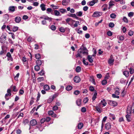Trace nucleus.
<instances>
[{"mask_svg":"<svg viewBox=\"0 0 134 134\" xmlns=\"http://www.w3.org/2000/svg\"><path fill=\"white\" fill-rule=\"evenodd\" d=\"M60 12L62 13H63L66 12V10L65 9H61L59 10Z\"/></svg>","mask_w":134,"mask_h":134,"instance_id":"nucleus-45","label":"nucleus"},{"mask_svg":"<svg viewBox=\"0 0 134 134\" xmlns=\"http://www.w3.org/2000/svg\"><path fill=\"white\" fill-rule=\"evenodd\" d=\"M43 88L46 91L50 89L49 86L47 85L44 86Z\"/></svg>","mask_w":134,"mask_h":134,"instance_id":"nucleus-27","label":"nucleus"},{"mask_svg":"<svg viewBox=\"0 0 134 134\" xmlns=\"http://www.w3.org/2000/svg\"><path fill=\"white\" fill-rule=\"evenodd\" d=\"M89 89L91 91H93L94 90V88L92 86H90V87Z\"/></svg>","mask_w":134,"mask_h":134,"instance_id":"nucleus-62","label":"nucleus"},{"mask_svg":"<svg viewBox=\"0 0 134 134\" xmlns=\"http://www.w3.org/2000/svg\"><path fill=\"white\" fill-rule=\"evenodd\" d=\"M11 90L9 89H8L7 90V93H6L5 96V98L6 100H8L9 99V98L8 97L10 96L11 95Z\"/></svg>","mask_w":134,"mask_h":134,"instance_id":"nucleus-2","label":"nucleus"},{"mask_svg":"<svg viewBox=\"0 0 134 134\" xmlns=\"http://www.w3.org/2000/svg\"><path fill=\"white\" fill-rule=\"evenodd\" d=\"M115 2L113 1H111L109 3V7L108 9H109L112 8L113 6L114 5Z\"/></svg>","mask_w":134,"mask_h":134,"instance_id":"nucleus-8","label":"nucleus"},{"mask_svg":"<svg viewBox=\"0 0 134 134\" xmlns=\"http://www.w3.org/2000/svg\"><path fill=\"white\" fill-rule=\"evenodd\" d=\"M45 7V5L44 4H42L41 5L40 7L42 11H44L46 10V9Z\"/></svg>","mask_w":134,"mask_h":134,"instance_id":"nucleus-26","label":"nucleus"},{"mask_svg":"<svg viewBox=\"0 0 134 134\" xmlns=\"http://www.w3.org/2000/svg\"><path fill=\"white\" fill-rule=\"evenodd\" d=\"M114 61V59H113V57L112 55H111L110 58L108 61V63L110 65H113Z\"/></svg>","mask_w":134,"mask_h":134,"instance_id":"nucleus-7","label":"nucleus"},{"mask_svg":"<svg viewBox=\"0 0 134 134\" xmlns=\"http://www.w3.org/2000/svg\"><path fill=\"white\" fill-rule=\"evenodd\" d=\"M19 73H18L16 74V76L14 77V78L15 80H18V78L19 77Z\"/></svg>","mask_w":134,"mask_h":134,"instance_id":"nucleus-51","label":"nucleus"},{"mask_svg":"<svg viewBox=\"0 0 134 134\" xmlns=\"http://www.w3.org/2000/svg\"><path fill=\"white\" fill-rule=\"evenodd\" d=\"M40 19H44L45 20H47L49 22L51 21L52 20V18H51L45 15H43L40 18Z\"/></svg>","mask_w":134,"mask_h":134,"instance_id":"nucleus-1","label":"nucleus"},{"mask_svg":"<svg viewBox=\"0 0 134 134\" xmlns=\"http://www.w3.org/2000/svg\"><path fill=\"white\" fill-rule=\"evenodd\" d=\"M82 54H88V51L86 48L84 47L83 49Z\"/></svg>","mask_w":134,"mask_h":134,"instance_id":"nucleus-20","label":"nucleus"},{"mask_svg":"<svg viewBox=\"0 0 134 134\" xmlns=\"http://www.w3.org/2000/svg\"><path fill=\"white\" fill-rule=\"evenodd\" d=\"M118 38L120 40H123L124 39V37L123 36H120L118 37Z\"/></svg>","mask_w":134,"mask_h":134,"instance_id":"nucleus-60","label":"nucleus"},{"mask_svg":"<svg viewBox=\"0 0 134 134\" xmlns=\"http://www.w3.org/2000/svg\"><path fill=\"white\" fill-rule=\"evenodd\" d=\"M29 122V121L27 119H25L23 121V123L25 125L26 124H27Z\"/></svg>","mask_w":134,"mask_h":134,"instance_id":"nucleus-50","label":"nucleus"},{"mask_svg":"<svg viewBox=\"0 0 134 134\" xmlns=\"http://www.w3.org/2000/svg\"><path fill=\"white\" fill-rule=\"evenodd\" d=\"M133 13L132 12H130L128 14V15L129 17H132L133 16Z\"/></svg>","mask_w":134,"mask_h":134,"instance_id":"nucleus-56","label":"nucleus"},{"mask_svg":"<svg viewBox=\"0 0 134 134\" xmlns=\"http://www.w3.org/2000/svg\"><path fill=\"white\" fill-rule=\"evenodd\" d=\"M37 80L39 82H40L44 80V78L43 77H40L38 78L37 79Z\"/></svg>","mask_w":134,"mask_h":134,"instance_id":"nucleus-43","label":"nucleus"},{"mask_svg":"<svg viewBox=\"0 0 134 134\" xmlns=\"http://www.w3.org/2000/svg\"><path fill=\"white\" fill-rule=\"evenodd\" d=\"M108 103L110 105L113 106H115L117 105V103L115 101L109 100L108 101Z\"/></svg>","mask_w":134,"mask_h":134,"instance_id":"nucleus-5","label":"nucleus"},{"mask_svg":"<svg viewBox=\"0 0 134 134\" xmlns=\"http://www.w3.org/2000/svg\"><path fill=\"white\" fill-rule=\"evenodd\" d=\"M80 93V91L78 90L75 91L74 92V94L76 95H78Z\"/></svg>","mask_w":134,"mask_h":134,"instance_id":"nucleus-55","label":"nucleus"},{"mask_svg":"<svg viewBox=\"0 0 134 134\" xmlns=\"http://www.w3.org/2000/svg\"><path fill=\"white\" fill-rule=\"evenodd\" d=\"M116 15L114 13H112L110 15V18L112 19H115L116 17Z\"/></svg>","mask_w":134,"mask_h":134,"instance_id":"nucleus-34","label":"nucleus"},{"mask_svg":"<svg viewBox=\"0 0 134 134\" xmlns=\"http://www.w3.org/2000/svg\"><path fill=\"white\" fill-rule=\"evenodd\" d=\"M100 107L98 105L96 106L95 107V108L97 111L99 113H100L102 112V109L99 108Z\"/></svg>","mask_w":134,"mask_h":134,"instance_id":"nucleus-23","label":"nucleus"},{"mask_svg":"<svg viewBox=\"0 0 134 134\" xmlns=\"http://www.w3.org/2000/svg\"><path fill=\"white\" fill-rule=\"evenodd\" d=\"M66 21L69 24H70V23L73 24L75 22V21L69 18H67L66 20Z\"/></svg>","mask_w":134,"mask_h":134,"instance_id":"nucleus-11","label":"nucleus"},{"mask_svg":"<svg viewBox=\"0 0 134 134\" xmlns=\"http://www.w3.org/2000/svg\"><path fill=\"white\" fill-rule=\"evenodd\" d=\"M37 123V122L36 120L33 119L31 120L30 122V125L32 126L35 125Z\"/></svg>","mask_w":134,"mask_h":134,"instance_id":"nucleus-12","label":"nucleus"},{"mask_svg":"<svg viewBox=\"0 0 134 134\" xmlns=\"http://www.w3.org/2000/svg\"><path fill=\"white\" fill-rule=\"evenodd\" d=\"M34 69L36 71H38L40 69V67L39 66L37 65L35 66Z\"/></svg>","mask_w":134,"mask_h":134,"instance_id":"nucleus-37","label":"nucleus"},{"mask_svg":"<svg viewBox=\"0 0 134 134\" xmlns=\"http://www.w3.org/2000/svg\"><path fill=\"white\" fill-rule=\"evenodd\" d=\"M90 80L91 81L94 85H95V80L93 76H91L90 77Z\"/></svg>","mask_w":134,"mask_h":134,"instance_id":"nucleus-22","label":"nucleus"},{"mask_svg":"<svg viewBox=\"0 0 134 134\" xmlns=\"http://www.w3.org/2000/svg\"><path fill=\"white\" fill-rule=\"evenodd\" d=\"M18 27L17 26H14L12 29L13 31L15 32L16 31L18 30Z\"/></svg>","mask_w":134,"mask_h":134,"instance_id":"nucleus-39","label":"nucleus"},{"mask_svg":"<svg viewBox=\"0 0 134 134\" xmlns=\"http://www.w3.org/2000/svg\"><path fill=\"white\" fill-rule=\"evenodd\" d=\"M72 88V87L70 86L69 85L66 87V89L67 91H69L71 90Z\"/></svg>","mask_w":134,"mask_h":134,"instance_id":"nucleus-35","label":"nucleus"},{"mask_svg":"<svg viewBox=\"0 0 134 134\" xmlns=\"http://www.w3.org/2000/svg\"><path fill=\"white\" fill-rule=\"evenodd\" d=\"M107 103L105 100L104 99H103L102 100L100 103L98 104V106L99 107H100L101 105H103V107L107 105Z\"/></svg>","mask_w":134,"mask_h":134,"instance_id":"nucleus-6","label":"nucleus"},{"mask_svg":"<svg viewBox=\"0 0 134 134\" xmlns=\"http://www.w3.org/2000/svg\"><path fill=\"white\" fill-rule=\"evenodd\" d=\"M54 14L55 16H60V13L57 10H55L54 11Z\"/></svg>","mask_w":134,"mask_h":134,"instance_id":"nucleus-29","label":"nucleus"},{"mask_svg":"<svg viewBox=\"0 0 134 134\" xmlns=\"http://www.w3.org/2000/svg\"><path fill=\"white\" fill-rule=\"evenodd\" d=\"M6 36L4 35H2L0 38V42L1 43H4L5 42L6 40Z\"/></svg>","mask_w":134,"mask_h":134,"instance_id":"nucleus-4","label":"nucleus"},{"mask_svg":"<svg viewBox=\"0 0 134 134\" xmlns=\"http://www.w3.org/2000/svg\"><path fill=\"white\" fill-rule=\"evenodd\" d=\"M70 16L75 18L76 19H77L78 18L76 16L75 14H71Z\"/></svg>","mask_w":134,"mask_h":134,"instance_id":"nucleus-42","label":"nucleus"},{"mask_svg":"<svg viewBox=\"0 0 134 134\" xmlns=\"http://www.w3.org/2000/svg\"><path fill=\"white\" fill-rule=\"evenodd\" d=\"M130 74H133L134 72L133 69L132 68H130Z\"/></svg>","mask_w":134,"mask_h":134,"instance_id":"nucleus-63","label":"nucleus"},{"mask_svg":"<svg viewBox=\"0 0 134 134\" xmlns=\"http://www.w3.org/2000/svg\"><path fill=\"white\" fill-rule=\"evenodd\" d=\"M35 57L37 59H39L41 58V55L40 54H35Z\"/></svg>","mask_w":134,"mask_h":134,"instance_id":"nucleus-36","label":"nucleus"},{"mask_svg":"<svg viewBox=\"0 0 134 134\" xmlns=\"http://www.w3.org/2000/svg\"><path fill=\"white\" fill-rule=\"evenodd\" d=\"M128 34L129 36H131L133 35V32L131 31H130L129 32Z\"/></svg>","mask_w":134,"mask_h":134,"instance_id":"nucleus-58","label":"nucleus"},{"mask_svg":"<svg viewBox=\"0 0 134 134\" xmlns=\"http://www.w3.org/2000/svg\"><path fill=\"white\" fill-rule=\"evenodd\" d=\"M16 7L14 6H11L9 7L8 10L10 12H14L15 11V8Z\"/></svg>","mask_w":134,"mask_h":134,"instance_id":"nucleus-18","label":"nucleus"},{"mask_svg":"<svg viewBox=\"0 0 134 134\" xmlns=\"http://www.w3.org/2000/svg\"><path fill=\"white\" fill-rule=\"evenodd\" d=\"M107 34L108 36H111L113 35L112 32L110 31H108Z\"/></svg>","mask_w":134,"mask_h":134,"instance_id":"nucleus-49","label":"nucleus"},{"mask_svg":"<svg viewBox=\"0 0 134 134\" xmlns=\"http://www.w3.org/2000/svg\"><path fill=\"white\" fill-rule=\"evenodd\" d=\"M36 62L37 65L38 66L41 65L42 63V61L41 60H37L36 61Z\"/></svg>","mask_w":134,"mask_h":134,"instance_id":"nucleus-30","label":"nucleus"},{"mask_svg":"<svg viewBox=\"0 0 134 134\" xmlns=\"http://www.w3.org/2000/svg\"><path fill=\"white\" fill-rule=\"evenodd\" d=\"M46 121V119L42 118L40 120V123L42 124L44 123Z\"/></svg>","mask_w":134,"mask_h":134,"instance_id":"nucleus-53","label":"nucleus"},{"mask_svg":"<svg viewBox=\"0 0 134 134\" xmlns=\"http://www.w3.org/2000/svg\"><path fill=\"white\" fill-rule=\"evenodd\" d=\"M75 23L74 24V26L75 27H76L77 26L78 24L79 23V22L78 21H75Z\"/></svg>","mask_w":134,"mask_h":134,"instance_id":"nucleus-46","label":"nucleus"},{"mask_svg":"<svg viewBox=\"0 0 134 134\" xmlns=\"http://www.w3.org/2000/svg\"><path fill=\"white\" fill-rule=\"evenodd\" d=\"M74 81L76 83H78L80 81V79L79 77L78 76H75L74 78Z\"/></svg>","mask_w":134,"mask_h":134,"instance_id":"nucleus-13","label":"nucleus"},{"mask_svg":"<svg viewBox=\"0 0 134 134\" xmlns=\"http://www.w3.org/2000/svg\"><path fill=\"white\" fill-rule=\"evenodd\" d=\"M123 74L125 75L126 77H127L129 76V72L126 71H124L123 72Z\"/></svg>","mask_w":134,"mask_h":134,"instance_id":"nucleus-28","label":"nucleus"},{"mask_svg":"<svg viewBox=\"0 0 134 134\" xmlns=\"http://www.w3.org/2000/svg\"><path fill=\"white\" fill-rule=\"evenodd\" d=\"M92 55H88L87 59L90 62L92 63L93 62V58H92Z\"/></svg>","mask_w":134,"mask_h":134,"instance_id":"nucleus-14","label":"nucleus"},{"mask_svg":"<svg viewBox=\"0 0 134 134\" xmlns=\"http://www.w3.org/2000/svg\"><path fill=\"white\" fill-rule=\"evenodd\" d=\"M123 20L124 22L126 23H127L128 22V20L125 17H124L123 18Z\"/></svg>","mask_w":134,"mask_h":134,"instance_id":"nucleus-64","label":"nucleus"},{"mask_svg":"<svg viewBox=\"0 0 134 134\" xmlns=\"http://www.w3.org/2000/svg\"><path fill=\"white\" fill-rule=\"evenodd\" d=\"M107 83V81L105 80H103L102 82V84L103 85H105Z\"/></svg>","mask_w":134,"mask_h":134,"instance_id":"nucleus-59","label":"nucleus"},{"mask_svg":"<svg viewBox=\"0 0 134 134\" xmlns=\"http://www.w3.org/2000/svg\"><path fill=\"white\" fill-rule=\"evenodd\" d=\"M81 100L80 99H78L76 101V103L78 106H80L81 104Z\"/></svg>","mask_w":134,"mask_h":134,"instance_id":"nucleus-32","label":"nucleus"},{"mask_svg":"<svg viewBox=\"0 0 134 134\" xmlns=\"http://www.w3.org/2000/svg\"><path fill=\"white\" fill-rule=\"evenodd\" d=\"M132 108L131 106H128L127 108V114H130L131 113V112L132 110Z\"/></svg>","mask_w":134,"mask_h":134,"instance_id":"nucleus-16","label":"nucleus"},{"mask_svg":"<svg viewBox=\"0 0 134 134\" xmlns=\"http://www.w3.org/2000/svg\"><path fill=\"white\" fill-rule=\"evenodd\" d=\"M109 27L112 28L114 26V24L113 23H110L109 24Z\"/></svg>","mask_w":134,"mask_h":134,"instance_id":"nucleus-44","label":"nucleus"},{"mask_svg":"<svg viewBox=\"0 0 134 134\" xmlns=\"http://www.w3.org/2000/svg\"><path fill=\"white\" fill-rule=\"evenodd\" d=\"M98 0H93L90 2V6H92L95 3H97Z\"/></svg>","mask_w":134,"mask_h":134,"instance_id":"nucleus-19","label":"nucleus"},{"mask_svg":"<svg viewBox=\"0 0 134 134\" xmlns=\"http://www.w3.org/2000/svg\"><path fill=\"white\" fill-rule=\"evenodd\" d=\"M105 128L107 130H109L111 128V125L109 123H107L105 125Z\"/></svg>","mask_w":134,"mask_h":134,"instance_id":"nucleus-21","label":"nucleus"},{"mask_svg":"<svg viewBox=\"0 0 134 134\" xmlns=\"http://www.w3.org/2000/svg\"><path fill=\"white\" fill-rule=\"evenodd\" d=\"M97 94V92H95L92 98V100L93 101L95 100V99L96 98Z\"/></svg>","mask_w":134,"mask_h":134,"instance_id":"nucleus-31","label":"nucleus"},{"mask_svg":"<svg viewBox=\"0 0 134 134\" xmlns=\"http://www.w3.org/2000/svg\"><path fill=\"white\" fill-rule=\"evenodd\" d=\"M83 62L84 64L85 65H87L88 64V62H86L85 59L84 58L83 59Z\"/></svg>","mask_w":134,"mask_h":134,"instance_id":"nucleus-48","label":"nucleus"},{"mask_svg":"<svg viewBox=\"0 0 134 134\" xmlns=\"http://www.w3.org/2000/svg\"><path fill=\"white\" fill-rule=\"evenodd\" d=\"M119 90V89H118L117 90H116L115 92V94H116V95H119L120 94Z\"/></svg>","mask_w":134,"mask_h":134,"instance_id":"nucleus-61","label":"nucleus"},{"mask_svg":"<svg viewBox=\"0 0 134 134\" xmlns=\"http://www.w3.org/2000/svg\"><path fill=\"white\" fill-rule=\"evenodd\" d=\"M51 28L52 30H54L56 29V27L54 25H52L51 26Z\"/></svg>","mask_w":134,"mask_h":134,"instance_id":"nucleus-54","label":"nucleus"},{"mask_svg":"<svg viewBox=\"0 0 134 134\" xmlns=\"http://www.w3.org/2000/svg\"><path fill=\"white\" fill-rule=\"evenodd\" d=\"M48 114L49 115L55 118L56 116V115L54 113L52 110H50L48 111Z\"/></svg>","mask_w":134,"mask_h":134,"instance_id":"nucleus-9","label":"nucleus"},{"mask_svg":"<svg viewBox=\"0 0 134 134\" xmlns=\"http://www.w3.org/2000/svg\"><path fill=\"white\" fill-rule=\"evenodd\" d=\"M130 114H127L126 116V117L127 119V121H131V118H130Z\"/></svg>","mask_w":134,"mask_h":134,"instance_id":"nucleus-25","label":"nucleus"},{"mask_svg":"<svg viewBox=\"0 0 134 134\" xmlns=\"http://www.w3.org/2000/svg\"><path fill=\"white\" fill-rule=\"evenodd\" d=\"M2 50L0 52V55H2L3 54H5L6 53V50L4 49L3 47H2Z\"/></svg>","mask_w":134,"mask_h":134,"instance_id":"nucleus-17","label":"nucleus"},{"mask_svg":"<svg viewBox=\"0 0 134 134\" xmlns=\"http://www.w3.org/2000/svg\"><path fill=\"white\" fill-rule=\"evenodd\" d=\"M88 98L86 97L83 100V102L84 103H86L88 101Z\"/></svg>","mask_w":134,"mask_h":134,"instance_id":"nucleus-47","label":"nucleus"},{"mask_svg":"<svg viewBox=\"0 0 134 134\" xmlns=\"http://www.w3.org/2000/svg\"><path fill=\"white\" fill-rule=\"evenodd\" d=\"M38 74L41 76L43 75L44 74V72L43 70H42L40 72L38 73Z\"/></svg>","mask_w":134,"mask_h":134,"instance_id":"nucleus-40","label":"nucleus"},{"mask_svg":"<svg viewBox=\"0 0 134 134\" xmlns=\"http://www.w3.org/2000/svg\"><path fill=\"white\" fill-rule=\"evenodd\" d=\"M6 56L8 57V60L13 61V59L11 55L10 52H8L6 55Z\"/></svg>","mask_w":134,"mask_h":134,"instance_id":"nucleus-10","label":"nucleus"},{"mask_svg":"<svg viewBox=\"0 0 134 134\" xmlns=\"http://www.w3.org/2000/svg\"><path fill=\"white\" fill-rule=\"evenodd\" d=\"M102 13L100 12H95L92 15L93 17H99L102 15Z\"/></svg>","mask_w":134,"mask_h":134,"instance_id":"nucleus-3","label":"nucleus"},{"mask_svg":"<svg viewBox=\"0 0 134 134\" xmlns=\"http://www.w3.org/2000/svg\"><path fill=\"white\" fill-rule=\"evenodd\" d=\"M82 13L81 11H80V12H77L76 13V15L77 16H81L82 15Z\"/></svg>","mask_w":134,"mask_h":134,"instance_id":"nucleus-38","label":"nucleus"},{"mask_svg":"<svg viewBox=\"0 0 134 134\" xmlns=\"http://www.w3.org/2000/svg\"><path fill=\"white\" fill-rule=\"evenodd\" d=\"M81 68L79 66H77L76 69V71L77 72H80L81 71Z\"/></svg>","mask_w":134,"mask_h":134,"instance_id":"nucleus-33","label":"nucleus"},{"mask_svg":"<svg viewBox=\"0 0 134 134\" xmlns=\"http://www.w3.org/2000/svg\"><path fill=\"white\" fill-rule=\"evenodd\" d=\"M21 20V18L19 16H16L15 18V21L16 23H19Z\"/></svg>","mask_w":134,"mask_h":134,"instance_id":"nucleus-15","label":"nucleus"},{"mask_svg":"<svg viewBox=\"0 0 134 134\" xmlns=\"http://www.w3.org/2000/svg\"><path fill=\"white\" fill-rule=\"evenodd\" d=\"M83 126V124L82 122L79 123L77 126V128L78 129H81Z\"/></svg>","mask_w":134,"mask_h":134,"instance_id":"nucleus-24","label":"nucleus"},{"mask_svg":"<svg viewBox=\"0 0 134 134\" xmlns=\"http://www.w3.org/2000/svg\"><path fill=\"white\" fill-rule=\"evenodd\" d=\"M51 6L54 9H58V6H55L53 4H52L51 5Z\"/></svg>","mask_w":134,"mask_h":134,"instance_id":"nucleus-41","label":"nucleus"},{"mask_svg":"<svg viewBox=\"0 0 134 134\" xmlns=\"http://www.w3.org/2000/svg\"><path fill=\"white\" fill-rule=\"evenodd\" d=\"M59 30L60 32H64L65 31L64 29L62 27L60 28L59 29Z\"/></svg>","mask_w":134,"mask_h":134,"instance_id":"nucleus-57","label":"nucleus"},{"mask_svg":"<svg viewBox=\"0 0 134 134\" xmlns=\"http://www.w3.org/2000/svg\"><path fill=\"white\" fill-rule=\"evenodd\" d=\"M52 9L50 8H48L47 10V13L49 14L50 12H51L52 11Z\"/></svg>","mask_w":134,"mask_h":134,"instance_id":"nucleus-52","label":"nucleus"}]
</instances>
